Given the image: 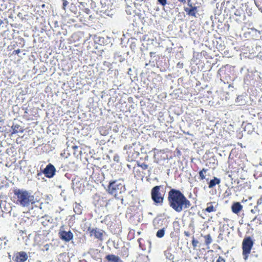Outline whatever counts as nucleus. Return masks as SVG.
<instances>
[{
	"label": "nucleus",
	"instance_id": "obj_10",
	"mask_svg": "<svg viewBox=\"0 0 262 262\" xmlns=\"http://www.w3.org/2000/svg\"><path fill=\"white\" fill-rule=\"evenodd\" d=\"M105 258L108 262H123L118 256L114 254L107 255Z\"/></svg>",
	"mask_w": 262,
	"mask_h": 262
},
{
	"label": "nucleus",
	"instance_id": "obj_33",
	"mask_svg": "<svg viewBox=\"0 0 262 262\" xmlns=\"http://www.w3.org/2000/svg\"><path fill=\"white\" fill-rule=\"evenodd\" d=\"M179 1L183 3H186V0H179Z\"/></svg>",
	"mask_w": 262,
	"mask_h": 262
},
{
	"label": "nucleus",
	"instance_id": "obj_28",
	"mask_svg": "<svg viewBox=\"0 0 262 262\" xmlns=\"http://www.w3.org/2000/svg\"><path fill=\"white\" fill-rule=\"evenodd\" d=\"M132 69L131 68H129L128 69V71H127V74L129 75H132V74L131 73L132 72Z\"/></svg>",
	"mask_w": 262,
	"mask_h": 262
},
{
	"label": "nucleus",
	"instance_id": "obj_1",
	"mask_svg": "<svg viewBox=\"0 0 262 262\" xmlns=\"http://www.w3.org/2000/svg\"><path fill=\"white\" fill-rule=\"evenodd\" d=\"M169 206L177 212H181L191 206L190 202L179 190L171 189L168 193Z\"/></svg>",
	"mask_w": 262,
	"mask_h": 262
},
{
	"label": "nucleus",
	"instance_id": "obj_27",
	"mask_svg": "<svg viewBox=\"0 0 262 262\" xmlns=\"http://www.w3.org/2000/svg\"><path fill=\"white\" fill-rule=\"evenodd\" d=\"M188 5L189 6L188 8H191V7H194L193 6H192V3L190 2V0H188Z\"/></svg>",
	"mask_w": 262,
	"mask_h": 262
},
{
	"label": "nucleus",
	"instance_id": "obj_20",
	"mask_svg": "<svg viewBox=\"0 0 262 262\" xmlns=\"http://www.w3.org/2000/svg\"><path fill=\"white\" fill-rule=\"evenodd\" d=\"M205 211L208 212H211L213 211H215V210L214 209V208L213 205H211L209 206H208L206 209Z\"/></svg>",
	"mask_w": 262,
	"mask_h": 262
},
{
	"label": "nucleus",
	"instance_id": "obj_13",
	"mask_svg": "<svg viewBox=\"0 0 262 262\" xmlns=\"http://www.w3.org/2000/svg\"><path fill=\"white\" fill-rule=\"evenodd\" d=\"M92 233L96 238L100 240L102 239L103 232L102 230L97 229H94L92 230Z\"/></svg>",
	"mask_w": 262,
	"mask_h": 262
},
{
	"label": "nucleus",
	"instance_id": "obj_30",
	"mask_svg": "<svg viewBox=\"0 0 262 262\" xmlns=\"http://www.w3.org/2000/svg\"><path fill=\"white\" fill-rule=\"evenodd\" d=\"M262 203V198H260L257 201V204H261Z\"/></svg>",
	"mask_w": 262,
	"mask_h": 262
},
{
	"label": "nucleus",
	"instance_id": "obj_22",
	"mask_svg": "<svg viewBox=\"0 0 262 262\" xmlns=\"http://www.w3.org/2000/svg\"><path fill=\"white\" fill-rule=\"evenodd\" d=\"M62 9L64 10H66V7L69 4V3L67 0H62Z\"/></svg>",
	"mask_w": 262,
	"mask_h": 262
},
{
	"label": "nucleus",
	"instance_id": "obj_19",
	"mask_svg": "<svg viewBox=\"0 0 262 262\" xmlns=\"http://www.w3.org/2000/svg\"><path fill=\"white\" fill-rule=\"evenodd\" d=\"M207 169L203 168L202 170L199 172V176L201 180H204L205 179L204 173H206Z\"/></svg>",
	"mask_w": 262,
	"mask_h": 262
},
{
	"label": "nucleus",
	"instance_id": "obj_5",
	"mask_svg": "<svg viewBox=\"0 0 262 262\" xmlns=\"http://www.w3.org/2000/svg\"><path fill=\"white\" fill-rule=\"evenodd\" d=\"M161 186H156L154 187L151 191V199L156 204H162L163 202V196L160 192Z\"/></svg>",
	"mask_w": 262,
	"mask_h": 262
},
{
	"label": "nucleus",
	"instance_id": "obj_8",
	"mask_svg": "<svg viewBox=\"0 0 262 262\" xmlns=\"http://www.w3.org/2000/svg\"><path fill=\"white\" fill-rule=\"evenodd\" d=\"M28 257L27 253L21 251L16 253L12 259L14 262H24L28 259Z\"/></svg>",
	"mask_w": 262,
	"mask_h": 262
},
{
	"label": "nucleus",
	"instance_id": "obj_7",
	"mask_svg": "<svg viewBox=\"0 0 262 262\" xmlns=\"http://www.w3.org/2000/svg\"><path fill=\"white\" fill-rule=\"evenodd\" d=\"M61 227L59 231V236L62 240L68 242L73 238V234L71 231H66L62 229Z\"/></svg>",
	"mask_w": 262,
	"mask_h": 262
},
{
	"label": "nucleus",
	"instance_id": "obj_38",
	"mask_svg": "<svg viewBox=\"0 0 262 262\" xmlns=\"http://www.w3.org/2000/svg\"><path fill=\"white\" fill-rule=\"evenodd\" d=\"M251 211L252 212H253V213H254V210H253V209H252V210H251Z\"/></svg>",
	"mask_w": 262,
	"mask_h": 262
},
{
	"label": "nucleus",
	"instance_id": "obj_17",
	"mask_svg": "<svg viewBox=\"0 0 262 262\" xmlns=\"http://www.w3.org/2000/svg\"><path fill=\"white\" fill-rule=\"evenodd\" d=\"M204 238L205 239V243L206 245L208 246L212 243V239L210 234H207V235H205L204 236Z\"/></svg>",
	"mask_w": 262,
	"mask_h": 262
},
{
	"label": "nucleus",
	"instance_id": "obj_31",
	"mask_svg": "<svg viewBox=\"0 0 262 262\" xmlns=\"http://www.w3.org/2000/svg\"><path fill=\"white\" fill-rule=\"evenodd\" d=\"M16 54H18V53H19L20 52V49H17V50H14V51Z\"/></svg>",
	"mask_w": 262,
	"mask_h": 262
},
{
	"label": "nucleus",
	"instance_id": "obj_6",
	"mask_svg": "<svg viewBox=\"0 0 262 262\" xmlns=\"http://www.w3.org/2000/svg\"><path fill=\"white\" fill-rule=\"evenodd\" d=\"M56 170L55 166L51 164H48L42 170V173L48 178H53L56 173Z\"/></svg>",
	"mask_w": 262,
	"mask_h": 262
},
{
	"label": "nucleus",
	"instance_id": "obj_2",
	"mask_svg": "<svg viewBox=\"0 0 262 262\" xmlns=\"http://www.w3.org/2000/svg\"><path fill=\"white\" fill-rule=\"evenodd\" d=\"M16 196L15 204L23 207H29L34 201V197L28 191L24 189H16L14 190Z\"/></svg>",
	"mask_w": 262,
	"mask_h": 262
},
{
	"label": "nucleus",
	"instance_id": "obj_15",
	"mask_svg": "<svg viewBox=\"0 0 262 262\" xmlns=\"http://www.w3.org/2000/svg\"><path fill=\"white\" fill-rule=\"evenodd\" d=\"M73 209L75 213L77 214H80L82 213V207L78 204L76 203Z\"/></svg>",
	"mask_w": 262,
	"mask_h": 262
},
{
	"label": "nucleus",
	"instance_id": "obj_24",
	"mask_svg": "<svg viewBox=\"0 0 262 262\" xmlns=\"http://www.w3.org/2000/svg\"><path fill=\"white\" fill-rule=\"evenodd\" d=\"M158 2L162 6H164L167 4V0H158Z\"/></svg>",
	"mask_w": 262,
	"mask_h": 262
},
{
	"label": "nucleus",
	"instance_id": "obj_4",
	"mask_svg": "<svg viewBox=\"0 0 262 262\" xmlns=\"http://www.w3.org/2000/svg\"><path fill=\"white\" fill-rule=\"evenodd\" d=\"M253 245V242L250 237L245 238L242 243L243 255L245 260H247Z\"/></svg>",
	"mask_w": 262,
	"mask_h": 262
},
{
	"label": "nucleus",
	"instance_id": "obj_12",
	"mask_svg": "<svg viewBox=\"0 0 262 262\" xmlns=\"http://www.w3.org/2000/svg\"><path fill=\"white\" fill-rule=\"evenodd\" d=\"M221 183V180L216 177H214L213 179L211 180L208 183V187L212 188L214 187L216 184H219Z\"/></svg>",
	"mask_w": 262,
	"mask_h": 262
},
{
	"label": "nucleus",
	"instance_id": "obj_9",
	"mask_svg": "<svg viewBox=\"0 0 262 262\" xmlns=\"http://www.w3.org/2000/svg\"><path fill=\"white\" fill-rule=\"evenodd\" d=\"M184 10L186 14L190 16H193L195 18H197V15H198V10L196 6L191 7V8L185 7Z\"/></svg>",
	"mask_w": 262,
	"mask_h": 262
},
{
	"label": "nucleus",
	"instance_id": "obj_25",
	"mask_svg": "<svg viewBox=\"0 0 262 262\" xmlns=\"http://www.w3.org/2000/svg\"><path fill=\"white\" fill-rule=\"evenodd\" d=\"M216 262H225V260L221 256H219Z\"/></svg>",
	"mask_w": 262,
	"mask_h": 262
},
{
	"label": "nucleus",
	"instance_id": "obj_11",
	"mask_svg": "<svg viewBox=\"0 0 262 262\" xmlns=\"http://www.w3.org/2000/svg\"><path fill=\"white\" fill-rule=\"evenodd\" d=\"M242 208V205L239 202L233 203L231 207L232 212L236 214L239 213Z\"/></svg>",
	"mask_w": 262,
	"mask_h": 262
},
{
	"label": "nucleus",
	"instance_id": "obj_18",
	"mask_svg": "<svg viewBox=\"0 0 262 262\" xmlns=\"http://www.w3.org/2000/svg\"><path fill=\"white\" fill-rule=\"evenodd\" d=\"M164 255L166 258L169 260H172L174 258V256L168 251H165Z\"/></svg>",
	"mask_w": 262,
	"mask_h": 262
},
{
	"label": "nucleus",
	"instance_id": "obj_16",
	"mask_svg": "<svg viewBox=\"0 0 262 262\" xmlns=\"http://www.w3.org/2000/svg\"><path fill=\"white\" fill-rule=\"evenodd\" d=\"M165 228L163 227V228L159 230L157 233H156V236L158 238H162L165 235Z\"/></svg>",
	"mask_w": 262,
	"mask_h": 262
},
{
	"label": "nucleus",
	"instance_id": "obj_3",
	"mask_svg": "<svg viewBox=\"0 0 262 262\" xmlns=\"http://www.w3.org/2000/svg\"><path fill=\"white\" fill-rule=\"evenodd\" d=\"M125 190V185L121 183L120 180L111 181L107 189L109 193L115 196L124 192Z\"/></svg>",
	"mask_w": 262,
	"mask_h": 262
},
{
	"label": "nucleus",
	"instance_id": "obj_23",
	"mask_svg": "<svg viewBox=\"0 0 262 262\" xmlns=\"http://www.w3.org/2000/svg\"><path fill=\"white\" fill-rule=\"evenodd\" d=\"M198 243L199 242L197 240L195 239L194 237H193V239L192 241V245L194 248L197 247Z\"/></svg>",
	"mask_w": 262,
	"mask_h": 262
},
{
	"label": "nucleus",
	"instance_id": "obj_21",
	"mask_svg": "<svg viewBox=\"0 0 262 262\" xmlns=\"http://www.w3.org/2000/svg\"><path fill=\"white\" fill-rule=\"evenodd\" d=\"M137 165L139 167H141L142 169L143 170H145V169H147V168L148 167V165L144 163H143L141 164L138 163Z\"/></svg>",
	"mask_w": 262,
	"mask_h": 262
},
{
	"label": "nucleus",
	"instance_id": "obj_34",
	"mask_svg": "<svg viewBox=\"0 0 262 262\" xmlns=\"http://www.w3.org/2000/svg\"><path fill=\"white\" fill-rule=\"evenodd\" d=\"M134 47H135V45H134L132 44V45H131V46H130V48H131L132 49H133V48H134Z\"/></svg>",
	"mask_w": 262,
	"mask_h": 262
},
{
	"label": "nucleus",
	"instance_id": "obj_35",
	"mask_svg": "<svg viewBox=\"0 0 262 262\" xmlns=\"http://www.w3.org/2000/svg\"><path fill=\"white\" fill-rule=\"evenodd\" d=\"M45 247H46V250H47L48 249V247H49L48 245H46Z\"/></svg>",
	"mask_w": 262,
	"mask_h": 262
},
{
	"label": "nucleus",
	"instance_id": "obj_29",
	"mask_svg": "<svg viewBox=\"0 0 262 262\" xmlns=\"http://www.w3.org/2000/svg\"><path fill=\"white\" fill-rule=\"evenodd\" d=\"M184 234L185 236H187V237H189L190 236V233L188 231H185L184 232Z\"/></svg>",
	"mask_w": 262,
	"mask_h": 262
},
{
	"label": "nucleus",
	"instance_id": "obj_36",
	"mask_svg": "<svg viewBox=\"0 0 262 262\" xmlns=\"http://www.w3.org/2000/svg\"><path fill=\"white\" fill-rule=\"evenodd\" d=\"M73 148L74 149H75V148H77V146H73Z\"/></svg>",
	"mask_w": 262,
	"mask_h": 262
},
{
	"label": "nucleus",
	"instance_id": "obj_14",
	"mask_svg": "<svg viewBox=\"0 0 262 262\" xmlns=\"http://www.w3.org/2000/svg\"><path fill=\"white\" fill-rule=\"evenodd\" d=\"M11 128L13 130V132L12 133V134H15L18 133V132L23 133V130L21 129L20 126L18 124L12 125Z\"/></svg>",
	"mask_w": 262,
	"mask_h": 262
},
{
	"label": "nucleus",
	"instance_id": "obj_37",
	"mask_svg": "<svg viewBox=\"0 0 262 262\" xmlns=\"http://www.w3.org/2000/svg\"><path fill=\"white\" fill-rule=\"evenodd\" d=\"M55 24L56 25H57V24H58V22H57V21H55Z\"/></svg>",
	"mask_w": 262,
	"mask_h": 262
},
{
	"label": "nucleus",
	"instance_id": "obj_26",
	"mask_svg": "<svg viewBox=\"0 0 262 262\" xmlns=\"http://www.w3.org/2000/svg\"><path fill=\"white\" fill-rule=\"evenodd\" d=\"M157 221V223L159 224L160 222H163V220L162 219H159L158 220H155L154 221V226L156 227V222Z\"/></svg>",
	"mask_w": 262,
	"mask_h": 262
},
{
	"label": "nucleus",
	"instance_id": "obj_32",
	"mask_svg": "<svg viewBox=\"0 0 262 262\" xmlns=\"http://www.w3.org/2000/svg\"><path fill=\"white\" fill-rule=\"evenodd\" d=\"M182 65H183V63H181V64L180 62H179V63H178V65H177V66H178V67L180 68L181 66H182Z\"/></svg>",
	"mask_w": 262,
	"mask_h": 262
}]
</instances>
